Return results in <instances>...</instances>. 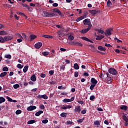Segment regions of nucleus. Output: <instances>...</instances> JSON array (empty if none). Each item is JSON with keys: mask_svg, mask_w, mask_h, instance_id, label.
<instances>
[{"mask_svg": "<svg viewBox=\"0 0 128 128\" xmlns=\"http://www.w3.org/2000/svg\"><path fill=\"white\" fill-rule=\"evenodd\" d=\"M95 100V96H94V95L90 96V100Z\"/></svg>", "mask_w": 128, "mask_h": 128, "instance_id": "nucleus-48", "label": "nucleus"}, {"mask_svg": "<svg viewBox=\"0 0 128 128\" xmlns=\"http://www.w3.org/2000/svg\"><path fill=\"white\" fill-rule=\"evenodd\" d=\"M85 16H80V17H79L78 18H77L76 20V22H78L80 20H84V18Z\"/></svg>", "mask_w": 128, "mask_h": 128, "instance_id": "nucleus-19", "label": "nucleus"}, {"mask_svg": "<svg viewBox=\"0 0 128 128\" xmlns=\"http://www.w3.org/2000/svg\"><path fill=\"white\" fill-rule=\"evenodd\" d=\"M98 50H100V51H106V48H103L102 46H98Z\"/></svg>", "mask_w": 128, "mask_h": 128, "instance_id": "nucleus-27", "label": "nucleus"}, {"mask_svg": "<svg viewBox=\"0 0 128 128\" xmlns=\"http://www.w3.org/2000/svg\"><path fill=\"white\" fill-rule=\"evenodd\" d=\"M105 46L107 47V48H112V46H111V44H107L106 43L105 44H104Z\"/></svg>", "mask_w": 128, "mask_h": 128, "instance_id": "nucleus-56", "label": "nucleus"}, {"mask_svg": "<svg viewBox=\"0 0 128 128\" xmlns=\"http://www.w3.org/2000/svg\"><path fill=\"white\" fill-rule=\"evenodd\" d=\"M52 6H53L54 7H57L58 6V4L57 3H54L53 4H52Z\"/></svg>", "mask_w": 128, "mask_h": 128, "instance_id": "nucleus-64", "label": "nucleus"}, {"mask_svg": "<svg viewBox=\"0 0 128 128\" xmlns=\"http://www.w3.org/2000/svg\"><path fill=\"white\" fill-rule=\"evenodd\" d=\"M6 102V99L4 97H0V104Z\"/></svg>", "mask_w": 128, "mask_h": 128, "instance_id": "nucleus-30", "label": "nucleus"}, {"mask_svg": "<svg viewBox=\"0 0 128 128\" xmlns=\"http://www.w3.org/2000/svg\"><path fill=\"white\" fill-rule=\"evenodd\" d=\"M114 40L116 41V42H117L118 43H120V42H122V41L118 39V38H114Z\"/></svg>", "mask_w": 128, "mask_h": 128, "instance_id": "nucleus-42", "label": "nucleus"}, {"mask_svg": "<svg viewBox=\"0 0 128 128\" xmlns=\"http://www.w3.org/2000/svg\"><path fill=\"white\" fill-rule=\"evenodd\" d=\"M104 38V36L103 35H100V36H97V37L96 38V40H100L102 38Z\"/></svg>", "mask_w": 128, "mask_h": 128, "instance_id": "nucleus-16", "label": "nucleus"}, {"mask_svg": "<svg viewBox=\"0 0 128 128\" xmlns=\"http://www.w3.org/2000/svg\"><path fill=\"white\" fill-rule=\"evenodd\" d=\"M54 73V72L53 70H50L49 71V74L50 76H52Z\"/></svg>", "mask_w": 128, "mask_h": 128, "instance_id": "nucleus-59", "label": "nucleus"}, {"mask_svg": "<svg viewBox=\"0 0 128 128\" xmlns=\"http://www.w3.org/2000/svg\"><path fill=\"white\" fill-rule=\"evenodd\" d=\"M17 41H18V43H20L22 42V38H20L19 39H18L17 40Z\"/></svg>", "mask_w": 128, "mask_h": 128, "instance_id": "nucleus-62", "label": "nucleus"}, {"mask_svg": "<svg viewBox=\"0 0 128 128\" xmlns=\"http://www.w3.org/2000/svg\"><path fill=\"white\" fill-rule=\"evenodd\" d=\"M81 38H82V40H86V42H88L90 40L87 38L86 37H82Z\"/></svg>", "mask_w": 128, "mask_h": 128, "instance_id": "nucleus-44", "label": "nucleus"}, {"mask_svg": "<svg viewBox=\"0 0 128 128\" xmlns=\"http://www.w3.org/2000/svg\"><path fill=\"white\" fill-rule=\"evenodd\" d=\"M6 98L7 99V100H8V102H12V100L10 97H8V96H7L6 97Z\"/></svg>", "mask_w": 128, "mask_h": 128, "instance_id": "nucleus-53", "label": "nucleus"}, {"mask_svg": "<svg viewBox=\"0 0 128 128\" xmlns=\"http://www.w3.org/2000/svg\"><path fill=\"white\" fill-rule=\"evenodd\" d=\"M86 110H83L81 111V114H86Z\"/></svg>", "mask_w": 128, "mask_h": 128, "instance_id": "nucleus-60", "label": "nucleus"}, {"mask_svg": "<svg viewBox=\"0 0 128 128\" xmlns=\"http://www.w3.org/2000/svg\"><path fill=\"white\" fill-rule=\"evenodd\" d=\"M3 6H4L8 7V8H10V4H4Z\"/></svg>", "mask_w": 128, "mask_h": 128, "instance_id": "nucleus-63", "label": "nucleus"}, {"mask_svg": "<svg viewBox=\"0 0 128 128\" xmlns=\"http://www.w3.org/2000/svg\"><path fill=\"white\" fill-rule=\"evenodd\" d=\"M49 54V52H42V54L43 56H48Z\"/></svg>", "mask_w": 128, "mask_h": 128, "instance_id": "nucleus-38", "label": "nucleus"}, {"mask_svg": "<svg viewBox=\"0 0 128 128\" xmlns=\"http://www.w3.org/2000/svg\"><path fill=\"white\" fill-rule=\"evenodd\" d=\"M28 66H25L24 68V73H26V72H28Z\"/></svg>", "mask_w": 128, "mask_h": 128, "instance_id": "nucleus-32", "label": "nucleus"}, {"mask_svg": "<svg viewBox=\"0 0 128 128\" xmlns=\"http://www.w3.org/2000/svg\"><path fill=\"white\" fill-rule=\"evenodd\" d=\"M5 42V39L2 36H0V42L3 44Z\"/></svg>", "mask_w": 128, "mask_h": 128, "instance_id": "nucleus-34", "label": "nucleus"}, {"mask_svg": "<svg viewBox=\"0 0 128 128\" xmlns=\"http://www.w3.org/2000/svg\"><path fill=\"white\" fill-rule=\"evenodd\" d=\"M78 102L79 104H80L81 105L84 104V100H78Z\"/></svg>", "mask_w": 128, "mask_h": 128, "instance_id": "nucleus-58", "label": "nucleus"}, {"mask_svg": "<svg viewBox=\"0 0 128 128\" xmlns=\"http://www.w3.org/2000/svg\"><path fill=\"white\" fill-rule=\"evenodd\" d=\"M36 106H28V108H27V110L32 111V110H36Z\"/></svg>", "mask_w": 128, "mask_h": 128, "instance_id": "nucleus-11", "label": "nucleus"}, {"mask_svg": "<svg viewBox=\"0 0 128 128\" xmlns=\"http://www.w3.org/2000/svg\"><path fill=\"white\" fill-rule=\"evenodd\" d=\"M30 80L33 82H35L36 80V76L34 74L32 76H31Z\"/></svg>", "mask_w": 128, "mask_h": 128, "instance_id": "nucleus-21", "label": "nucleus"}, {"mask_svg": "<svg viewBox=\"0 0 128 128\" xmlns=\"http://www.w3.org/2000/svg\"><path fill=\"white\" fill-rule=\"evenodd\" d=\"M6 58L9 59V60H10L12 58V56L11 55H6Z\"/></svg>", "mask_w": 128, "mask_h": 128, "instance_id": "nucleus-57", "label": "nucleus"}, {"mask_svg": "<svg viewBox=\"0 0 128 128\" xmlns=\"http://www.w3.org/2000/svg\"><path fill=\"white\" fill-rule=\"evenodd\" d=\"M4 72H7L8 70V67H4L3 69L2 70Z\"/></svg>", "mask_w": 128, "mask_h": 128, "instance_id": "nucleus-50", "label": "nucleus"}, {"mask_svg": "<svg viewBox=\"0 0 128 128\" xmlns=\"http://www.w3.org/2000/svg\"><path fill=\"white\" fill-rule=\"evenodd\" d=\"M42 98L45 100H46L48 99V96L46 95V94H43L42 95Z\"/></svg>", "mask_w": 128, "mask_h": 128, "instance_id": "nucleus-49", "label": "nucleus"}, {"mask_svg": "<svg viewBox=\"0 0 128 128\" xmlns=\"http://www.w3.org/2000/svg\"><path fill=\"white\" fill-rule=\"evenodd\" d=\"M53 10L54 12H56L58 13V15H60V16H62V12L59 9L57 8H55L52 10Z\"/></svg>", "mask_w": 128, "mask_h": 128, "instance_id": "nucleus-5", "label": "nucleus"}, {"mask_svg": "<svg viewBox=\"0 0 128 128\" xmlns=\"http://www.w3.org/2000/svg\"><path fill=\"white\" fill-rule=\"evenodd\" d=\"M18 68H20V69H22L23 68H24V66L20 64H17V66H16Z\"/></svg>", "mask_w": 128, "mask_h": 128, "instance_id": "nucleus-36", "label": "nucleus"}, {"mask_svg": "<svg viewBox=\"0 0 128 128\" xmlns=\"http://www.w3.org/2000/svg\"><path fill=\"white\" fill-rule=\"evenodd\" d=\"M91 82L92 84L96 85L98 84V82L96 80V79H95V78H92L91 79Z\"/></svg>", "mask_w": 128, "mask_h": 128, "instance_id": "nucleus-15", "label": "nucleus"}, {"mask_svg": "<svg viewBox=\"0 0 128 128\" xmlns=\"http://www.w3.org/2000/svg\"><path fill=\"white\" fill-rule=\"evenodd\" d=\"M19 87H20V85L18 84H14V86H13V88L14 89H17Z\"/></svg>", "mask_w": 128, "mask_h": 128, "instance_id": "nucleus-46", "label": "nucleus"}, {"mask_svg": "<svg viewBox=\"0 0 128 128\" xmlns=\"http://www.w3.org/2000/svg\"><path fill=\"white\" fill-rule=\"evenodd\" d=\"M8 74L7 72H2L1 74H0V78H4Z\"/></svg>", "mask_w": 128, "mask_h": 128, "instance_id": "nucleus-22", "label": "nucleus"}, {"mask_svg": "<svg viewBox=\"0 0 128 128\" xmlns=\"http://www.w3.org/2000/svg\"><path fill=\"white\" fill-rule=\"evenodd\" d=\"M68 114L66 112L61 113L60 114V116L62 118H66Z\"/></svg>", "mask_w": 128, "mask_h": 128, "instance_id": "nucleus-33", "label": "nucleus"}, {"mask_svg": "<svg viewBox=\"0 0 128 128\" xmlns=\"http://www.w3.org/2000/svg\"><path fill=\"white\" fill-rule=\"evenodd\" d=\"M89 12L93 16H94L96 14H98L100 12V11L95 10H89Z\"/></svg>", "mask_w": 128, "mask_h": 128, "instance_id": "nucleus-8", "label": "nucleus"}, {"mask_svg": "<svg viewBox=\"0 0 128 128\" xmlns=\"http://www.w3.org/2000/svg\"><path fill=\"white\" fill-rule=\"evenodd\" d=\"M80 110H81L80 106H76L74 110V112H77L78 113H80Z\"/></svg>", "mask_w": 128, "mask_h": 128, "instance_id": "nucleus-13", "label": "nucleus"}, {"mask_svg": "<svg viewBox=\"0 0 128 128\" xmlns=\"http://www.w3.org/2000/svg\"><path fill=\"white\" fill-rule=\"evenodd\" d=\"M96 86V84H92L90 88V90H93L94 89V88H95Z\"/></svg>", "mask_w": 128, "mask_h": 128, "instance_id": "nucleus-43", "label": "nucleus"}, {"mask_svg": "<svg viewBox=\"0 0 128 128\" xmlns=\"http://www.w3.org/2000/svg\"><path fill=\"white\" fill-rule=\"evenodd\" d=\"M83 24L85 26H88V28H92V25L91 24L90 20L87 18L83 20Z\"/></svg>", "mask_w": 128, "mask_h": 128, "instance_id": "nucleus-2", "label": "nucleus"}, {"mask_svg": "<svg viewBox=\"0 0 128 128\" xmlns=\"http://www.w3.org/2000/svg\"><path fill=\"white\" fill-rule=\"evenodd\" d=\"M108 72L110 74H112L113 76H118V72L116 70L115 68H110L108 70Z\"/></svg>", "mask_w": 128, "mask_h": 128, "instance_id": "nucleus-3", "label": "nucleus"}, {"mask_svg": "<svg viewBox=\"0 0 128 128\" xmlns=\"http://www.w3.org/2000/svg\"><path fill=\"white\" fill-rule=\"evenodd\" d=\"M122 119H123L126 122H128V118L126 116V115L122 116Z\"/></svg>", "mask_w": 128, "mask_h": 128, "instance_id": "nucleus-25", "label": "nucleus"}, {"mask_svg": "<svg viewBox=\"0 0 128 128\" xmlns=\"http://www.w3.org/2000/svg\"><path fill=\"white\" fill-rule=\"evenodd\" d=\"M112 30V28H108L107 30H106V32H105V35L106 36H108L109 35H111L112 33H111V31Z\"/></svg>", "mask_w": 128, "mask_h": 128, "instance_id": "nucleus-10", "label": "nucleus"}, {"mask_svg": "<svg viewBox=\"0 0 128 128\" xmlns=\"http://www.w3.org/2000/svg\"><path fill=\"white\" fill-rule=\"evenodd\" d=\"M22 112V111L20 110H18L16 111V114L17 115H18L20 114H21Z\"/></svg>", "mask_w": 128, "mask_h": 128, "instance_id": "nucleus-39", "label": "nucleus"}, {"mask_svg": "<svg viewBox=\"0 0 128 128\" xmlns=\"http://www.w3.org/2000/svg\"><path fill=\"white\" fill-rule=\"evenodd\" d=\"M127 106H120V108L122 110L126 111L127 110Z\"/></svg>", "mask_w": 128, "mask_h": 128, "instance_id": "nucleus-26", "label": "nucleus"}, {"mask_svg": "<svg viewBox=\"0 0 128 128\" xmlns=\"http://www.w3.org/2000/svg\"><path fill=\"white\" fill-rule=\"evenodd\" d=\"M84 118H83L82 119H78V120H77V122L82 123V122H84Z\"/></svg>", "mask_w": 128, "mask_h": 128, "instance_id": "nucleus-45", "label": "nucleus"}, {"mask_svg": "<svg viewBox=\"0 0 128 128\" xmlns=\"http://www.w3.org/2000/svg\"><path fill=\"white\" fill-rule=\"evenodd\" d=\"M75 98L74 97H72L71 98H64L63 100V102L64 103H67L71 102H73Z\"/></svg>", "mask_w": 128, "mask_h": 128, "instance_id": "nucleus-4", "label": "nucleus"}, {"mask_svg": "<svg viewBox=\"0 0 128 128\" xmlns=\"http://www.w3.org/2000/svg\"><path fill=\"white\" fill-rule=\"evenodd\" d=\"M58 90H66V86H58Z\"/></svg>", "mask_w": 128, "mask_h": 128, "instance_id": "nucleus-47", "label": "nucleus"}, {"mask_svg": "<svg viewBox=\"0 0 128 128\" xmlns=\"http://www.w3.org/2000/svg\"><path fill=\"white\" fill-rule=\"evenodd\" d=\"M90 30H91V28L88 27L87 28L81 30L80 32L82 34H86Z\"/></svg>", "mask_w": 128, "mask_h": 128, "instance_id": "nucleus-9", "label": "nucleus"}, {"mask_svg": "<svg viewBox=\"0 0 128 128\" xmlns=\"http://www.w3.org/2000/svg\"><path fill=\"white\" fill-rule=\"evenodd\" d=\"M109 73L107 72L106 74H104L102 76V79H106L108 77Z\"/></svg>", "mask_w": 128, "mask_h": 128, "instance_id": "nucleus-23", "label": "nucleus"}, {"mask_svg": "<svg viewBox=\"0 0 128 128\" xmlns=\"http://www.w3.org/2000/svg\"><path fill=\"white\" fill-rule=\"evenodd\" d=\"M98 32L100 34H104V30H102L101 28L100 29H98Z\"/></svg>", "mask_w": 128, "mask_h": 128, "instance_id": "nucleus-40", "label": "nucleus"}, {"mask_svg": "<svg viewBox=\"0 0 128 128\" xmlns=\"http://www.w3.org/2000/svg\"><path fill=\"white\" fill-rule=\"evenodd\" d=\"M40 77L42 78H45L46 77V74H40Z\"/></svg>", "mask_w": 128, "mask_h": 128, "instance_id": "nucleus-54", "label": "nucleus"}, {"mask_svg": "<svg viewBox=\"0 0 128 128\" xmlns=\"http://www.w3.org/2000/svg\"><path fill=\"white\" fill-rule=\"evenodd\" d=\"M74 39V37L72 34H70L68 36V40H73Z\"/></svg>", "mask_w": 128, "mask_h": 128, "instance_id": "nucleus-37", "label": "nucleus"}, {"mask_svg": "<svg viewBox=\"0 0 128 128\" xmlns=\"http://www.w3.org/2000/svg\"><path fill=\"white\" fill-rule=\"evenodd\" d=\"M66 64H61L60 66V70H62L63 71H64L66 69Z\"/></svg>", "mask_w": 128, "mask_h": 128, "instance_id": "nucleus-20", "label": "nucleus"}, {"mask_svg": "<svg viewBox=\"0 0 128 128\" xmlns=\"http://www.w3.org/2000/svg\"><path fill=\"white\" fill-rule=\"evenodd\" d=\"M43 113H44V111H42V110L38 111L36 113L35 116H39L40 115H41V114Z\"/></svg>", "mask_w": 128, "mask_h": 128, "instance_id": "nucleus-18", "label": "nucleus"}, {"mask_svg": "<svg viewBox=\"0 0 128 128\" xmlns=\"http://www.w3.org/2000/svg\"><path fill=\"white\" fill-rule=\"evenodd\" d=\"M12 36H7L4 37V40L6 41L12 40Z\"/></svg>", "mask_w": 128, "mask_h": 128, "instance_id": "nucleus-12", "label": "nucleus"}, {"mask_svg": "<svg viewBox=\"0 0 128 128\" xmlns=\"http://www.w3.org/2000/svg\"><path fill=\"white\" fill-rule=\"evenodd\" d=\"M78 72H74V76L76 78H78Z\"/></svg>", "mask_w": 128, "mask_h": 128, "instance_id": "nucleus-55", "label": "nucleus"}, {"mask_svg": "<svg viewBox=\"0 0 128 128\" xmlns=\"http://www.w3.org/2000/svg\"><path fill=\"white\" fill-rule=\"evenodd\" d=\"M21 5L22 7L26 8L27 9H28V10L30 11V10L31 7L30 6H28L26 4H22Z\"/></svg>", "mask_w": 128, "mask_h": 128, "instance_id": "nucleus-17", "label": "nucleus"}, {"mask_svg": "<svg viewBox=\"0 0 128 128\" xmlns=\"http://www.w3.org/2000/svg\"><path fill=\"white\" fill-rule=\"evenodd\" d=\"M48 122V120H42V123L43 124H47Z\"/></svg>", "mask_w": 128, "mask_h": 128, "instance_id": "nucleus-51", "label": "nucleus"}, {"mask_svg": "<svg viewBox=\"0 0 128 128\" xmlns=\"http://www.w3.org/2000/svg\"><path fill=\"white\" fill-rule=\"evenodd\" d=\"M6 32L4 30H0V36L6 35Z\"/></svg>", "mask_w": 128, "mask_h": 128, "instance_id": "nucleus-41", "label": "nucleus"}, {"mask_svg": "<svg viewBox=\"0 0 128 128\" xmlns=\"http://www.w3.org/2000/svg\"><path fill=\"white\" fill-rule=\"evenodd\" d=\"M74 70H78L80 69V66H78V64L77 63L74 64Z\"/></svg>", "mask_w": 128, "mask_h": 128, "instance_id": "nucleus-28", "label": "nucleus"}, {"mask_svg": "<svg viewBox=\"0 0 128 128\" xmlns=\"http://www.w3.org/2000/svg\"><path fill=\"white\" fill-rule=\"evenodd\" d=\"M36 122L35 120H30L27 122V124H34Z\"/></svg>", "mask_w": 128, "mask_h": 128, "instance_id": "nucleus-29", "label": "nucleus"}, {"mask_svg": "<svg viewBox=\"0 0 128 128\" xmlns=\"http://www.w3.org/2000/svg\"><path fill=\"white\" fill-rule=\"evenodd\" d=\"M112 6V2L110 0H108L107 2V6L110 8Z\"/></svg>", "mask_w": 128, "mask_h": 128, "instance_id": "nucleus-35", "label": "nucleus"}, {"mask_svg": "<svg viewBox=\"0 0 128 128\" xmlns=\"http://www.w3.org/2000/svg\"><path fill=\"white\" fill-rule=\"evenodd\" d=\"M40 108L44 110V106L42 104H40Z\"/></svg>", "mask_w": 128, "mask_h": 128, "instance_id": "nucleus-61", "label": "nucleus"}, {"mask_svg": "<svg viewBox=\"0 0 128 128\" xmlns=\"http://www.w3.org/2000/svg\"><path fill=\"white\" fill-rule=\"evenodd\" d=\"M42 37L44 38H52L53 36L50 35H42Z\"/></svg>", "mask_w": 128, "mask_h": 128, "instance_id": "nucleus-24", "label": "nucleus"}, {"mask_svg": "<svg viewBox=\"0 0 128 128\" xmlns=\"http://www.w3.org/2000/svg\"><path fill=\"white\" fill-rule=\"evenodd\" d=\"M19 14L21 16H24L26 18H28V16H26V15L25 14H24L23 12H19Z\"/></svg>", "mask_w": 128, "mask_h": 128, "instance_id": "nucleus-52", "label": "nucleus"}, {"mask_svg": "<svg viewBox=\"0 0 128 128\" xmlns=\"http://www.w3.org/2000/svg\"><path fill=\"white\" fill-rule=\"evenodd\" d=\"M43 16L46 18L54 17L56 14L53 12H48L44 11L42 12Z\"/></svg>", "mask_w": 128, "mask_h": 128, "instance_id": "nucleus-1", "label": "nucleus"}, {"mask_svg": "<svg viewBox=\"0 0 128 128\" xmlns=\"http://www.w3.org/2000/svg\"><path fill=\"white\" fill-rule=\"evenodd\" d=\"M72 44L73 46H82V44L79 43L78 42H76V41H73L72 42Z\"/></svg>", "mask_w": 128, "mask_h": 128, "instance_id": "nucleus-6", "label": "nucleus"}, {"mask_svg": "<svg viewBox=\"0 0 128 128\" xmlns=\"http://www.w3.org/2000/svg\"><path fill=\"white\" fill-rule=\"evenodd\" d=\"M94 124L95 126H100V122L98 120H96V121L94 122Z\"/></svg>", "mask_w": 128, "mask_h": 128, "instance_id": "nucleus-31", "label": "nucleus"}, {"mask_svg": "<svg viewBox=\"0 0 128 128\" xmlns=\"http://www.w3.org/2000/svg\"><path fill=\"white\" fill-rule=\"evenodd\" d=\"M37 38V36L34 34H30L29 36V38H30V41L32 42L34 40Z\"/></svg>", "mask_w": 128, "mask_h": 128, "instance_id": "nucleus-14", "label": "nucleus"}, {"mask_svg": "<svg viewBox=\"0 0 128 128\" xmlns=\"http://www.w3.org/2000/svg\"><path fill=\"white\" fill-rule=\"evenodd\" d=\"M42 42H37V44H35V45H34V46H35L36 49H40V48H42Z\"/></svg>", "mask_w": 128, "mask_h": 128, "instance_id": "nucleus-7", "label": "nucleus"}]
</instances>
